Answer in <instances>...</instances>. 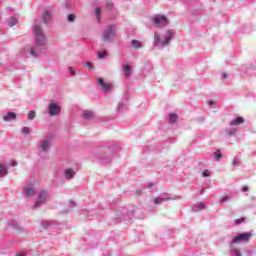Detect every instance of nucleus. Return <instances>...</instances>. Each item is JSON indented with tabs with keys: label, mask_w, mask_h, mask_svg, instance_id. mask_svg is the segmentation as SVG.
Segmentation results:
<instances>
[{
	"label": "nucleus",
	"mask_w": 256,
	"mask_h": 256,
	"mask_svg": "<svg viewBox=\"0 0 256 256\" xmlns=\"http://www.w3.org/2000/svg\"><path fill=\"white\" fill-rule=\"evenodd\" d=\"M33 33L36 37V45L43 47L45 43H47V39L45 38V34H43V28L40 25L36 24L33 28Z\"/></svg>",
	"instance_id": "nucleus-1"
},
{
	"label": "nucleus",
	"mask_w": 256,
	"mask_h": 256,
	"mask_svg": "<svg viewBox=\"0 0 256 256\" xmlns=\"http://www.w3.org/2000/svg\"><path fill=\"white\" fill-rule=\"evenodd\" d=\"M115 31H117V28L115 27V25L108 26L103 33L104 41H111L112 39H114Z\"/></svg>",
	"instance_id": "nucleus-2"
},
{
	"label": "nucleus",
	"mask_w": 256,
	"mask_h": 256,
	"mask_svg": "<svg viewBox=\"0 0 256 256\" xmlns=\"http://www.w3.org/2000/svg\"><path fill=\"white\" fill-rule=\"evenodd\" d=\"M251 237H253V234L251 232L241 233L238 236L234 237L232 243H249V241H251Z\"/></svg>",
	"instance_id": "nucleus-3"
},
{
	"label": "nucleus",
	"mask_w": 256,
	"mask_h": 256,
	"mask_svg": "<svg viewBox=\"0 0 256 256\" xmlns=\"http://www.w3.org/2000/svg\"><path fill=\"white\" fill-rule=\"evenodd\" d=\"M48 113L50 117H55L56 115H60L61 113V106L57 105L56 103H50L48 106Z\"/></svg>",
	"instance_id": "nucleus-4"
},
{
	"label": "nucleus",
	"mask_w": 256,
	"mask_h": 256,
	"mask_svg": "<svg viewBox=\"0 0 256 256\" xmlns=\"http://www.w3.org/2000/svg\"><path fill=\"white\" fill-rule=\"evenodd\" d=\"M173 35H175V31L173 30H168L167 35L164 36V40L161 41L162 47H167L169 45V41L173 39Z\"/></svg>",
	"instance_id": "nucleus-5"
},
{
	"label": "nucleus",
	"mask_w": 256,
	"mask_h": 256,
	"mask_svg": "<svg viewBox=\"0 0 256 256\" xmlns=\"http://www.w3.org/2000/svg\"><path fill=\"white\" fill-rule=\"evenodd\" d=\"M153 21L157 27L161 25H167V23H169V20H167L166 16H156L153 18Z\"/></svg>",
	"instance_id": "nucleus-6"
},
{
	"label": "nucleus",
	"mask_w": 256,
	"mask_h": 256,
	"mask_svg": "<svg viewBox=\"0 0 256 256\" xmlns=\"http://www.w3.org/2000/svg\"><path fill=\"white\" fill-rule=\"evenodd\" d=\"M45 199H47V191L40 192L38 199L35 203V207H39V205H41V203H45Z\"/></svg>",
	"instance_id": "nucleus-7"
},
{
	"label": "nucleus",
	"mask_w": 256,
	"mask_h": 256,
	"mask_svg": "<svg viewBox=\"0 0 256 256\" xmlns=\"http://www.w3.org/2000/svg\"><path fill=\"white\" fill-rule=\"evenodd\" d=\"M97 83L99 85V87H101V89L103 91H109L112 87L111 84H106L105 81L103 80V78H98L97 79Z\"/></svg>",
	"instance_id": "nucleus-8"
},
{
	"label": "nucleus",
	"mask_w": 256,
	"mask_h": 256,
	"mask_svg": "<svg viewBox=\"0 0 256 256\" xmlns=\"http://www.w3.org/2000/svg\"><path fill=\"white\" fill-rule=\"evenodd\" d=\"M17 119V114L15 112H8L3 116L4 121H15Z\"/></svg>",
	"instance_id": "nucleus-9"
},
{
	"label": "nucleus",
	"mask_w": 256,
	"mask_h": 256,
	"mask_svg": "<svg viewBox=\"0 0 256 256\" xmlns=\"http://www.w3.org/2000/svg\"><path fill=\"white\" fill-rule=\"evenodd\" d=\"M243 123H245V119H243V117L239 116L230 122V126L235 127V126L241 125Z\"/></svg>",
	"instance_id": "nucleus-10"
},
{
	"label": "nucleus",
	"mask_w": 256,
	"mask_h": 256,
	"mask_svg": "<svg viewBox=\"0 0 256 256\" xmlns=\"http://www.w3.org/2000/svg\"><path fill=\"white\" fill-rule=\"evenodd\" d=\"M73 177H75V172L73 169L71 168H68L65 170V178L70 180V179H73Z\"/></svg>",
	"instance_id": "nucleus-11"
},
{
	"label": "nucleus",
	"mask_w": 256,
	"mask_h": 256,
	"mask_svg": "<svg viewBox=\"0 0 256 256\" xmlns=\"http://www.w3.org/2000/svg\"><path fill=\"white\" fill-rule=\"evenodd\" d=\"M24 193L26 197H33V195H35V190L33 187H26Z\"/></svg>",
	"instance_id": "nucleus-12"
},
{
	"label": "nucleus",
	"mask_w": 256,
	"mask_h": 256,
	"mask_svg": "<svg viewBox=\"0 0 256 256\" xmlns=\"http://www.w3.org/2000/svg\"><path fill=\"white\" fill-rule=\"evenodd\" d=\"M131 46L133 47V49H141L143 47V43H141V41L139 40H132Z\"/></svg>",
	"instance_id": "nucleus-13"
},
{
	"label": "nucleus",
	"mask_w": 256,
	"mask_h": 256,
	"mask_svg": "<svg viewBox=\"0 0 256 256\" xmlns=\"http://www.w3.org/2000/svg\"><path fill=\"white\" fill-rule=\"evenodd\" d=\"M123 71H124V77H131V66L129 65H124L123 66Z\"/></svg>",
	"instance_id": "nucleus-14"
},
{
	"label": "nucleus",
	"mask_w": 256,
	"mask_h": 256,
	"mask_svg": "<svg viewBox=\"0 0 256 256\" xmlns=\"http://www.w3.org/2000/svg\"><path fill=\"white\" fill-rule=\"evenodd\" d=\"M93 117H95V115L91 111H85L83 113V119H85L86 121H89V119H93Z\"/></svg>",
	"instance_id": "nucleus-15"
},
{
	"label": "nucleus",
	"mask_w": 256,
	"mask_h": 256,
	"mask_svg": "<svg viewBox=\"0 0 256 256\" xmlns=\"http://www.w3.org/2000/svg\"><path fill=\"white\" fill-rule=\"evenodd\" d=\"M40 148L42 149V151H49V141L47 139H45L44 141H42Z\"/></svg>",
	"instance_id": "nucleus-16"
},
{
	"label": "nucleus",
	"mask_w": 256,
	"mask_h": 256,
	"mask_svg": "<svg viewBox=\"0 0 256 256\" xmlns=\"http://www.w3.org/2000/svg\"><path fill=\"white\" fill-rule=\"evenodd\" d=\"M50 19H51V13H49V11H45L43 14L44 23H49Z\"/></svg>",
	"instance_id": "nucleus-17"
},
{
	"label": "nucleus",
	"mask_w": 256,
	"mask_h": 256,
	"mask_svg": "<svg viewBox=\"0 0 256 256\" xmlns=\"http://www.w3.org/2000/svg\"><path fill=\"white\" fill-rule=\"evenodd\" d=\"M161 43V37L159 34L155 33L154 34V45L155 47H159V44Z\"/></svg>",
	"instance_id": "nucleus-18"
},
{
	"label": "nucleus",
	"mask_w": 256,
	"mask_h": 256,
	"mask_svg": "<svg viewBox=\"0 0 256 256\" xmlns=\"http://www.w3.org/2000/svg\"><path fill=\"white\" fill-rule=\"evenodd\" d=\"M95 15L98 23H101V7L96 8Z\"/></svg>",
	"instance_id": "nucleus-19"
},
{
	"label": "nucleus",
	"mask_w": 256,
	"mask_h": 256,
	"mask_svg": "<svg viewBox=\"0 0 256 256\" xmlns=\"http://www.w3.org/2000/svg\"><path fill=\"white\" fill-rule=\"evenodd\" d=\"M8 25H9V27H13L14 25H17V18H15V17L9 18Z\"/></svg>",
	"instance_id": "nucleus-20"
},
{
	"label": "nucleus",
	"mask_w": 256,
	"mask_h": 256,
	"mask_svg": "<svg viewBox=\"0 0 256 256\" xmlns=\"http://www.w3.org/2000/svg\"><path fill=\"white\" fill-rule=\"evenodd\" d=\"M163 201H169V198H155L154 199L155 205H161V203H163Z\"/></svg>",
	"instance_id": "nucleus-21"
},
{
	"label": "nucleus",
	"mask_w": 256,
	"mask_h": 256,
	"mask_svg": "<svg viewBox=\"0 0 256 256\" xmlns=\"http://www.w3.org/2000/svg\"><path fill=\"white\" fill-rule=\"evenodd\" d=\"M7 175V168L3 165H0V177H5Z\"/></svg>",
	"instance_id": "nucleus-22"
},
{
	"label": "nucleus",
	"mask_w": 256,
	"mask_h": 256,
	"mask_svg": "<svg viewBox=\"0 0 256 256\" xmlns=\"http://www.w3.org/2000/svg\"><path fill=\"white\" fill-rule=\"evenodd\" d=\"M214 157H215V160H216V161H219V159H222L223 154H221V150H217V151L214 153Z\"/></svg>",
	"instance_id": "nucleus-23"
},
{
	"label": "nucleus",
	"mask_w": 256,
	"mask_h": 256,
	"mask_svg": "<svg viewBox=\"0 0 256 256\" xmlns=\"http://www.w3.org/2000/svg\"><path fill=\"white\" fill-rule=\"evenodd\" d=\"M170 121L172 122V123H176L177 122V114H175V113H172V114H170Z\"/></svg>",
	"instance_id": "nucleus-24"
},
{
	"label": "nucleus",
	"mask_w": 256,
	"mask_h": 256,
	"mask_svg": "<svg viewBox=\"0 0 256 256\" xmlns=\"http://www.w3.org/2000/svg\"><path fill=\"white\" fill-rule=\"evenodd\" d=\"M22 133L23 135H29V133H31V130L29 129V127L25 126L22 128Z\"/></svg>",
	"instance_id": "nucleus-25"
},
{
	"label": "nucleus",
	"mask_w": 256,
	"mask_h": 256,
	"mask_svg": "<svg viewBox=\"0 0 256 256\" xmlns=\"http://www.w3.org/2000/svg\"><path fill=\"white\" fill-rule=\"evenodd\" d=\"M35 115H36L35 111H30V112L28 113V119H29L30 121L33 120V119H35Z\"/></svg>",
	"instance_id": "nucleus-26"
},
{
	"label": "nucleus",
	"mask_w": 256,
	"mask_h": 256,
	"mask_svg": "<svg viewBox=\"0 0 256 256\" xmlns=\"http://www.w3.org/2000/svg\"><path fill=\"white\" fill-rule=\"evenodd\" d=\"M98 57H99V59H103V58L107 57V51L98 53Z\"/></svg>",
	"instance_id": "nucleus-27"
},
{
	"label": "nucleus",
	"mask_w": 256,
	"mask_h": 256,
	"mask_svg": "<svg viewBox=\"0 0 256 256\" xmlns=\"http://www.w3.org/2000/svg\"><path fill=\"white\" fill-rule=\"evenodd\" d=\"M68 21H69L70 23H73V21H75V15H74V14L68 15Z\"/></svg>",
	"instance_id": "nucleus-28"
},
{
	"label": "nucleus",
	"mask_w": 256,
	"mask_h": 256,
	"mask_svg": "<svg viewBox=\"0 0 256 256\" xmlns=\"http://www.w3.org/2000/svg\"><path fill=\"white\" fill-rule=\"evenodd\" d=\"M211 176V173L209 172V170H205L203 173H202V177H210Z\"/></svg>",
	"instance_id": "nucleus-29"
},
{
	"label": "nucleus",
	"mask_w": 256,
	"mask_h": 256,
	"mask_svg": "<svg viewBox=\"0 0 256 256\" xmlns=\"http://www.w3.org/2000/svg\"><path fill=\"white\" fill-rule=\"evenodd\" d=\"M226 201H229V196H223L221 199H220V203H225Z\"/></svg>",
	"instance_id": "nucleus-30"
},
{
	"label": "nucleus",
	"mask_w": 256,
	"mask_h": 256,
	"mask_svg": "<svg viewBox=\"0 0 256 256\" xmlns=\"http://www.w3.org/2000/svg\"><path fill=\"white\" fill-rule=\"evenodd\" d=\"M86 67L88 68V71H91L93 69V64H91V62H86Z\"/></svg>",
	"instance_id": "nucleus-31"
},
{
	"label": "nucleus",
	"mask_w": 256,
	"mask_h": 256,
	"mask_svg": "<svg viewBox=\"0 0 256 256\" xmlns=\"http://www.w3.org/2000/svg\"><path fill=\"white\" fill-rule=\"evenodd\" d=\"M243 221H245V218H239L235 220V224L239 225L240 223H243Z\"/></svg>",
	"instance_id": "nucleus-32"
},
{
	"label": "nucleus",
	"mask_w": 256,
	"mask_h": 256,
	"mask_svg": "<svg viewBox=\"0 0 256 256\" xmlns=\"http://www.w3.org/2000/svg\"><path fill=\"white\" fill-rule=\"evenodd\" d=\"M242 191H243V193H247V191H249V187L243 186Z\"/></svg>",
	"instance_id": "nucleus-33"
},
{
	"label": "nucleus",
	"mask_w": 256,
	"mask_h": 256,
	"mask_svg": "<svg viewBox=\"0 0 256 256\" xmlns=\"http://www.w3.org/2000/svg\"><path fill=\"white\" fill-rule=\"evenodd\" d=\"M234 253L236 254V256H241V251H239L237 249L234 250Z\"/></svg>",
	"instance_id": "nucleus-34"
},
{
	"label": "nucleus",
	"mask_w": 256,
	"mask_h": 256,
	"mask_svg": "<svg viewBox=\"0 0 256 256\" xmlns=\"http://www.w3.org/2000/svg\"><path fill=\"white\" fill-rule=\"evenodd\" d=\"M30 53H31V55H33V57H35L36 52L33 48L30 49Z\"/></svg>",
	"instance_id": "nucleus-35"
},
{
	"label": "nucleus",
	"mask_w": 256,
	"mask_h": 256,
	"mask_svg": "<svg viewBox=\"0 0 256 256\" xmlns=\"http://www.w3.org/2000/svg\"><path fill=\"white\" fill-rule=\"evenodd\" d=\"M11 165H12V167H17V161L13 160V161L11 162Z\"/></svg>",
	"instance_id": "nucleus-36"
},
{
	"label": "nucleus",
	"mask_w": 256,
	"mask_h": 256,
	"mask_svg": "<svg viewBox=\"0 0 256 256\" xmlns=\"http://www.w3.org/2000/svg\"><path fill=\"white\" fill-rule=\"evenodd\" d=\"M107 7H108V9H111V7H113V3L108 2V3H107Z\"/></svg>",
	"instance_id": "nucleus-37"
},
{
	"label": "nucleus",
	"mask_w": 256,
	"mask_h": 256,
	"mask_svg": "<svg viewBox=\"0 0 256 256\" xmlns=\"http://www.w3.org/2000/svg\"><path fill=\"white\" fill-rule=\"evenodd\" d=\"M227 77H229V75H227L226 73L222 75V79H227Z\"/></svg>",
	"instance_id": "nucleus-38"
},
{
	"label": "nucleus",
	"mask_w": 256,
	"mask_h": 256,
	"mask_svg": "<svg viewBox=\"0 0 256 256\" xmlns=\"http://www.w3.org/2000/svg\"><path fill=\"white\" fill-rule=\"evenodd\" d=\"M71 75H75V70H70Z\"/></svg>",
	"instance_id": "nucleus-39"
},
{
	"label": "nucleus",
	"mask_w": 256,
	"mask_h": 256,
	"mask_svg": "<svg viewBox=\"0 0 256 256\" xmlns=\"http://www.w3.org/2000/svg\"><path fill=\"white\" fill-rule=\"evenodd\" d=\"M232 165H237V161H236V160H233V161H232Z\"/></svg>",
	"instance_id": "nucleus-40"
},
{
	"label": "nucleus",
	"mask_w": 256,
	"mask_h": 256,
	"mask_svg": "<svg viewBox=\"0 0 256 256\" xmlns=\"http://www.w3.org/2000/svg\"><path fill=\"white\" fill-rule=\"evenodd\" d=\"M16 256H25V254L18 253Z\"/></svg>",
	"instance_id": "nucleus-41"
},
{
	"label": "nucleus",
	"mask_w": 256,
	"mask_h": 256,
	"mask_svg": "<svg viewBox=\"0 0 256 256\" xmlns=\"http://www.w3.org/2000/svg\"><path fill=\"white\" fill-rule=\"evenodd\" d=\"M148 187H153V183H150V184L148 185Z\"/></svg>",
	"instance_id": "nucleus-42"
},
{
	"label": "nucleus",
	"mask_w": 256,
	"mask_h": 256,
	"mask_svg": "<svg viewBox=\"0 0 256 256\" xmlns=\"http://www.w3.org/2000/svg\"><path fill=\"white\" fill-rule=\"evenodd\" d=\"M209 103H210V105H213L214 102H213V101H210Z\"/></svg>",
	"instance_id": "nucleus-43"
}]
</instances>
